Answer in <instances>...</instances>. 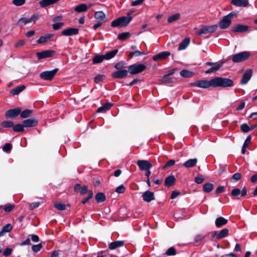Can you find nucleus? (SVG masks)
<instances>
[{"instance_id":"nucleus-1","label":"nucleus","mask_w":257,"mask_h":257,"mask_svg":"<svg viewBox=\"0 0 257 257\" xmlns=\"http://www.w3.org/2000/svg\"><path fill=\"white\" fill-rule=\"evenodd\" d=\"M131 17H121L113 20L111 24L112 27H123L128 24L132 20Z\"/></svg>"},{"instance_id":"nucleus-2","label":"nucleus","mask_w":257,"mask_h":257,"mask_svg":"<svg viewBox=\"0 0 257 257\" xmlns=\"http://www.w3.org/2000/svg\"><path fill=\"white\" fill-rule=\"evenodd\" d=\"M147 66L143 64L135 63L130 65L128 68V71L131 74L140 73L145 70Z\"/></svg>"},{"instance_id":"nucleus-3","label":"nucleus","mask_w":257,"mask_h":257,"mask_svg":"<svg viewBox=\"0 0 257 257\" xmlns=\"http://www.w3.org/2000/svg\"><path fill=\"white\" fill-rule=\"evenodd\" d=\"M250 56V53L248 51H243L234 55L232 57V61L239 63L247 60Z\"/></svg>"},{"instance_id":"nucleus-4","label":"nucleus","mask_w":257,"mask_h":257,"mask_svg":"<svg viewBox=\"0 0 257 257\" xmlns=\"http://www.w3.org/2000/svg\"><path fill=\"white\" fill-rule=\"evenodd\" d=\"M58 71V68L54 69L51 71H46L42 72L40 74L41 79L45 80H52Z\"/></svg>"},{"instance_id":"nucleus-5","label":"nucleus","mask_w":257,"mask_h":257,"mask_svg":"<svg viewBox=\"0 0 257 257\" xmlns=\"http://www.w3.org/2000/svg\"><path fill=\"white\" fill-rule=\"evenodd\" d=\"M218 26L217 25H211V26H204L202 27L200 30L197 32V34L199 35L202 34H207L209 33H212L214 32Z\"/></svg>"},{"instance_id":"nucleus-6","label":"nucleus","mask_w":257,"mask_h":257,"mask_svg":"<svg viewBox=\"0 0 257 257\" xmlns=\"http://www.w3.org/2000/svg\"><path fill=\"white\" fill-rule=\"evenodd\" d=\"M210 87H225V79L216 77L209 80Z\"/></svg>"},{"instance_id":"nucleus-7","label":"nucleus","mask_w":257,"mask_h":257,"mask_svg":"<svg viewBox=\"0 0 257 257\" xmlns=\"http://www.w3.org/2000/svg\"><path fill=\"white\" fill-rule=\"evenodd\" d=\"M191 86H196L202 88H208L210 87L209 80H200L190 83Z\"/></svg>"},{"instance_id":"nucleus-8","label":"nucleus","mask_w":257,"mask_h":257,"mask_svg":"<svg viewBox=\"0 0 257 257\" xmlns=\"http://www.w3.org/2000/svg\"><path fill=\"white\" fill-rule=\"evenodd\" d=\"M137 164L142 171L150 170L153 166L152 164L147 160H138Z\"/></svg>"},{"instance_id":"nucleus-9","label":"nucleus","mask_w":257,"mask_h":257,"mask_svg":"<svg viewBox=\"0 0 257 257\" xmlns=\"http://www.w3.org/2000/svg\"><path fill=\"white\" fill-rule=\"evenodd\" d=\"M252 75V70L251 69H247L243 73L242 78L240 81L241 84H245L250 79Z\"/></svg>"},{"instance_id":"nucleus-10","label":"nucleus","mask_w":257,"mask_h":257,"mask_svg":"<svg viewBox=\"0 0 257 257\" xmlns=\"http://www.w3.org/2000/svg\"><path fill=\"white\" fill-rule=\"evenodd\" d=\"M21 111V109L20 107L9 109L6 112V117L7 118H13L20 114Z\"/></svg>"},{"instance_id":"nucleus-11","label":"nucleus","mask_w":257,"mask_h":257,"mask_svg":"<svg viewBox=\"0 0 257 257\" xmlns=\"http://www.w3.org/2000/svg\"><path fill=\"white\" fill-rule=\"evenodd\" d=\"M54 53L55 51L53 50H45L40 52H37L36 53V56L38 59H42L51 57L53 56Z\"/></svg>"},{"instance_id":"nucleus-12","label":"nucleus","mask_w":257,"mask_h":257,"mask_svg":"<svg viewBox=\"0 0 257 257\" xmlns=\"http://www.w3.org/2000/svg\"><path fill=\"white\" fill-rule=\"evenodd\" d=\"M79 30L74 28H69L61 31V35L66 36L76 35L78 34Z\"/></svg>"},{"instance_id":"nucleus-13","label":"nucleus","mask_w":257,"mask_h":257,"mask_svg":"<svg viewBox=\"0 0 257 257\" xmlns=\"http://www.w3.org/2000/svg\"><path fill=\"white\" fill-rule=\"evenodd\" d=\"M142 198L144 201L150 202L152 200L155 199L154 193L150 191H147L145 192L142 195Z\"/></svg>"},{"instance_id":"nucleus-14","label":"nucleus","mask_w":257,"mask_h":257,"mask_svg":"<svg viewBox=\"0 0 257 257\" xmlns=\"http://www.w3.org/2000/svg\"><path fill=\"white\" fill-rule=\"evenodd\" d=\"M249 26L242 24H237L235 27L232 28L231 31L237 33H244L248 30Z\"/></svg>"},{"instance_id":"nucleus-15","label":"nucleus","mask_w":257,"mask_h":257,"mask_svg":"<svg viewBox=\"0 0 257 257\" xmlns=\"http://www.w3.org/2000/svg\"><path fill=\"white\" fill-rule=\"evenodd\" d=\"M128 72V70H119L114 72L112 74V76L114 78H123L127 76Z\"/></svg>"},{"instance_id":"nucleus-16","label":"nucleus","mask_w":257,"mask_h":257,"mask_svg":"<svg viewBox=\"0 0 257 257\" xmlns=\"http://www.w3.org/2000/svg\"><path fill=\"white\" fill-rule=\"evenodd\" d=\"M170 55V53L168 51L162 52L153 57V60L157 61L160 60L166 59Z\"/></svg>"},{"instance_id":"nucleus-17","label":"nucleus","mask_w":257,"mask_h":257,"mask_svg":"<svg viewBox=\"0 0 257 257\" xmlns=\"http://www.w3.org/2000/svg\"><path fill=\"white\" fill-rule=\"evenodd\" d=\"M94 17L97 21L102 23H104L106 21L105 15L102 11L95 12Z\"/></svg>"},{"instance_id":"nucleus-18","label":"nucleus","mask_w":257,"mask_h":257,"mask_svg":"<svg viewBox=\"0 0 257 257\" xmlns=\"http://www.w3.org/2000/svg\"><path fill=\"white\" fill-rule=\"evenodd\" d=\"M231 4L237 7H245L249 5L247 0H231Z\"/></svg>"},{"instance_id":"nucleus-19","label":"nucleus","mask_w":257,"mask_h":257,"mask_svg":"<svg viewBox=\"0 0 257 257\" xmlns=\"http://www.w3.org/2000/svg\"><path fill=\"white\" fill-rule=\"evenodd\" d=\"M24 127H32L36 126L38 123V120L35 118H29L24 120L23 122Z\"/></svg>"},{"instance_id":"nucleus-20","label":"nucleus","mask_w":257,"mask_h":257,"mask_svg":"<svg viewBox=\"0 0 257 257\" xmlns=\"http://www.w3.org/2000/svg\"><path fill=\"white\" fill-rule=\"evenodd\" d=\"M112 106H113V103H110V102L106 103L105 104H104L102 106L99 107L97 109L96 112H102V113L105 112L107 111H108V110H109Z\"/></svg>"},{"instance_id":"nucleus-21","label":"nucleus","mask_w":257,"mask_h":257,"mask_svg":"<svg viewBox=\"0 0 257 257\" xmlns=\"http://www.w3.org/2000/svg\"><path fill=\"white\" fill-rule=\"evenodd\" d=\"M60 0H42L39 4L42 8H45L51 5L55 4Z\"/></svg>"},{"instance_id":"nucleus-22","label":"nucleus","mask_w":257,"mask_h":257,"mask_svg":"<svg viewBox=\"0 0 257 257\" xmlns=\"http://www.w3.org/2000/svg\"><path fill=\"white\" fill-rule=\"evenodd\" d=\"M176 181V178L173 175L167 177L165 180V185L168 187L174 185Z\"/></svg>"},{"instance_id":"nucleus-23","label":"nucleus","mask_w":257,"mask_h":257,"mask_svg":"<svg viewBox=\"0 0 257 257\" xmlns=\"http://www.w3.org/2000/svg\"><path fill=\"white\" fill-rule=\"evenodd\" d=\"M223 64V62H221L218 63L217 65H215V66L211 67L210 68L205 71V73L206 74H210L213 72H215L218 71L221 67H222Z\"/></svg>"},{"instance_id":"nucleus-24","label":"nucleus","mask_w":257,"mask_h":257,"mask_svg":"<svg viewBox=\"0 0 257 257\" xmlns=\"http://www.w3.org/2000/svg\"><path fill=\"white\" fill-rule=\"evenodd\" d=\"M197 162V159H191L185 162L183 166L187 168H191L195 166Z\"/></svg>"},{"instance_id":"nucleus-25","label":"nucleus","mask_w":257,"mask_h":257,"mask_svg":"<svg viewBox=\"0 0 257 257\" xmlns=\"http://www.w3.org/2000/svg\"><path fill=\"white\" fill-rule=\"evenodd\" d=\"M53 35L52 34H48L44 36H41L37 40V43L38 44H43L49 40L53 37Z\"/></svg>"},{"instance_id":"nucleus-26","label":"nucleus","mask_w":257,"mask_h":257,"mask_svg":"<svg viewBox=\"0 0 257 257\" xmlns=\"http://www.w3.org/2000/svg\"><path fill=\"white\" fill-rule=\"evenodd\" d=\"M124 242L123 241H115L110 243L109 245V248L110 249H114L118 247L123 246Z\"/></svg>"},{"instance_id":"nucleus-27","label":"nucleus","mask_w":257,"mask_h":257,"mask_svg":"<svg viewBox=\"0 0 257 257\" xmlns=\"http://www.w3.org/2000/svg\"><path fill=\"white\" fill-rule=\"evenodd\" d=\"M251 137L250 135H249L246 137V138L243 144V146L242 147V149H241V153L242 154H244L245 153L246 150V148H247L248 145L251 143Z\"/></svg>"},{"instance_id":"nucleus-28","label":"nucleus","mask_w":257,"mask_h":257,"mask_svg":"<svg viewBox=\"0 0 257 257\" xmlns=\"http://www.w3.org/2000/svg\"><path fill=\"white\" fill-rule=\"evenodd\" d=\"M180 74L181 76L185 78L192 77L195 74L194 72H193V71H191L186 69L182 70L180 72Z\"/></svg>"},{"instance_id":"nucleus-29","label":"nucleus","mask_w":257,"mask_h":257,"mask_svg":"<svg viewBox=\"0 0 257 257\" xmlns=\"http://www.w3.org/2000/svg\"><path fill=\"white\" fill-rule=\"evenodd\" d=\"M26 88L25 85H22L16 87L13 89L11 90V93L13 95H18L22 91H23L25 88Z\"/></svg>"},{"instance_id":"nucleus-30","label":"nucleus","mask_w":257,"mask_h":257,"mask_svg":"<svg viewBox=\"0 0 257 257\" xmlns=\"http://www.w3.org/2000/svg\"><path fill=\"white\" fill-rule=\"evenodd\" d=\"M13 226L11 224L9 223L2 227V230L0 231V237L4 235L5 233L9 232L11 231Z\"/></svg>"},{"instance_id":"nucleus-31","label":"nucleus","mask_w":257,"mask_h":257,"mask_svg":"<svg viewBox=\"0 0 257 257\" xmlns=\"http://www.w3.org/2000/svg\"><path fill=\"white\" fill-rule=\"evenodd\" d=\"M118 51L117 49H115L103 55L105 60H109L112 58L118 53Z\"/></svg>"},{"instance_id":"nucleus-32","label":"nucleus","mask_w":257,"mask_h":257,"mask_svg":"<svg viewBox=\"0 0 257 257\" xmlns=\"http://www.w3.org/2000/svg\"><path fill=\"white\" fill-rule=\"evenodd\" d=\"M230 195L233 198L239 199L240 195V190L239 188H235L233 189L230 193Z\"/></svg>"},{"instance_id":"nucleus-33","label":"nucleus","mask_w":257,"mask_h":257,"mask_svg":"<svg viewBox=\"0 0 257 257\" xmlns=\"http://www.w3.org/2000/svg\"><path fill=\"white\" fill-rule=\"evenodd\" d=\"M15 207V205L8 203L5 205H0V209L3 208L6 212H10L13 210Z\"/></svg>"},{"instance_id":"nucleus-34","label":"nucleus","mask_w":257,"mask_h":257,"mask_svg":"<svg viewBox=\"0 0 257 257\" xmlns=\"http://www.w3.org/2000/svg\"><path fill=\"white\" fill-rule=\"evenodd\" d=\"M95 200L97 203H101L104 202L105 200V195L103 193L99 192L95 195Z\"/></svg>"},{"instance_id":"nucleus-35","label":"nucleus","mask_w":257,"mask_h":257,"mask_svg":"<svg viewBox=\"0 0 257 257\" xmlns=\"http://www.w3.org/2000/svg\"><path fill=\"white\" fill-rule=\"evenodd\" d=\"M88 9V6L85 4H80L75 8V11L77 12L80 13L86 11Z\"/></svg>"},{"instance_id":"nucleus-36","label":"nucleus","mask_w":257,"mask_h":257,"mask_svg":"<svg viewBox=\"0 0 257 257\" xmlns=\"http://www.w3.org/2000/svg\"><path fill=\"white\" fill-rule=\"evenodd\" d=\"M190 39L189 38H185L183 41L180 44L178 50H182L185 49L188 45L189 44Z\"/></svg>"},{"instance_id":"nucleus-37","label":"nucleus","mask_w":257,"mask_h":257,"mask_svg":"<svg viewBox=\"0 0 257 257\" xmlns=\"http://www.w3.org/2000/svg\"><path fill=\"white\" fill-rule=\"evenodd\" d=\"M161 82L164 84H170L174 82V78L169 77L168 75H165L161 79Z\"/></svg>"},{"instance_id":"nucleus-38","label":"nucleus","mask_w":257,"mask_h":257,"mask_svg":"<svg viewBox=\"0 0 257 257\" xmlns=\"http://www.w3.org/2000/svg\"><path fill=\"white\" fill-rule=\"evenodd\" d=\"M213 237L219 239L225 237V229H223L221 231L218 233L216 231L213 232Z\"/></svg>"},{"instance_id":"nucleus-39","label":"nucleus","mask_w":257,"mask_h":257,"mask_svg":"<svg viewBox=\"0 0 257 257\" xmlns=\"http://www.w3.org/2000/svg\"><path fill=\"white\" fill-rule=\"evenodd\" d=\"M205 238V236L203 234H198L194 238V244L199 245Z\"/></svg>"},{"instance_id":"nucleus-40","label":"nucleus","mask_w":257,"mask_h":257,"mask_svg":"<svg viewBox=\"0 0 257 257\" xmlns=\"http://www.w3.org/2000/svg\"><path fill=\"white\" fill-rule=\"evenodd\" d=\"M104 57L103 55H96L94 56L93 58V64H97L101 63L104 60Z\"/></svg>"},{"instance_id":"nucleus-41","label":"nucleus","mask_w":257,"mask_h":257,"mask_svg":"<svg viewBox=\"0 0 257 257\" xmlns=\"http://www.w3.org/2000/svg\"><path fill=\"white\" fill-rule=\"evenodd\" d=\"M213 188V185L211 183H206L203 186V191L205 192L209 193L211 192Z\"/></svg>"},{"instance_id":"nucleus-42","label":"nucleus","mask_w":257,"mask_h":257,"mask_svg":"<svg viewBox=\"0 0 257 257\" xmlns=\"http://www.w3.org/2000/svg\"><path fill=\"white\" fill-rule=\"evenodd\" d=\"M225 224V218L222 217L217 218L215 220V225L217 227H220L223 225Z\"/></svg>"},{"instance_id":"nucleus-43","label":"nucleus","mask_w":257,"mask_h":257,"mask_svg":"<svg viewBox=\"0 0 257 257\" xmlns=\"http://www.w3.org/2000/svg\"><path fill=\"white\" fill-rule=\"evenodd\" d=\"M24 125L23 124H17L16 125H14V126H13V130L14 131L16 132H23L24 131Z\"/></svg>"},{"instance_id":"nucleus-44","label":"nucleus","mask_w":257,"mask_h":257,"mask_svg":"<svg viewBox=\"0 0 257 257\" xmlns=\"http://www.w3.org/2000/svg\"><path fill=\"white\" fill-rule=\"evenodd\" d=\"M1 125L3 127H6V128L13 127V128L14 124L13 122H12L11 121L6 120V121H2L1 123Z\"/></svg>"},{"instance_id":"nucleus-45","label":"nucleus","mask_w":257,"mask_h":257,"mask_svg":"<svg viewBox=\"0 0 257 257\" xmlns=\"http://www.w3.org/2000/svg\"><path fill=\"white\" fill-rule=\"evenodd\" d=\"M241 175L239 173H236L234 174L230 178V181L232 183H235L241 178Z\"/></svg>"},{"instance_id":"nucleus-46","label":"nucleus","mask_w":257,"mask_h":257,"mask_svg":"<svg viewBox=\"0 0 257 257\" xmlns=\"http://www.w3.org/2000/svg\"><path fill=\"white\" fill-rule=\"evenodd\" d=\"M54 207L59 211H63L66 208L65 204L61 203L60 202H56L54 203Z\"/></svg>"},{"instance_id":"nucleus-47","label":"nucleus","mask_w":257,"mask_h":257,"mask_svg":"<svg viewBox=\"0 0 257 257\" xmlns=\"http://www.w3.org/2000/svg\"><path fill=\"white\" fill-rule=\"evenodd\" d=\"M32 111L30 109H25L22 112H20V115L22 118H27L30 116L32 113Z\"/></svg>"},{"instance_id":"nucleus-48","label":"nucleus","mask_w":257,"mask_h":257,"mask_svg":"<svg viewBox=\"0 0 257 257\" xmlns=\"http://www.w3.org/2000/svg\"><path fill=\"white\" fill-rule=\"evenodd\" d=\"M180 15L179 14H176L170 16L168 18V22L169 23H172L175 21H177L179 19Z\"/></svg>"},{"instance_id":"nucleus-49","label":"nucleus","mask_w":257,"mask_h":257,"mask_svg":"<svg viewBox=\"0 0 257 257\" xmlns=\"http://www.w3.org/2000/svg\"><path fill=\"white\" fill-rule=\"evenodd\" d=\"M240 130L243 133H247L250 131L249 126L247 123H244L240 125Z\"/></svg>"},{"instance_id":"nucleus-50","label":"nucleus","mask_w":257,"mask_h":257,"mask_svg":"<svg viewBox=\"0 0 257 257\" xmlns=\"http://www.w3.org/2000/svg\"><path fill=\"white\" fill-rule=\"evenodd\" d=\"M130 33L129 32H124L122 33L121 34H119L118 36V39L119 40H124L127 38H128L130 36Z\"/></svg>"},{"instance_id":"nucleus-51","label":"nucleus","mask_w":257,"mask_h":257,"mask_svg":"<svg viewBox=\"0 0 257 257\" xmlns=\"http://www.w3.org/2000/svg\"><path fill=\"white\" fill-rule=\"evenodd\" d=\"M166 254L169 256L174 255L176 254V250L174 247H171L166 250Z\"/></svg>"},{"instance_id":"nucleus-52","label":"nucleus","mask_w":257,"mask_h":257,"mask_svg":"<svg viewBox=\"0 0 257 257\" xmlns=\"http://www.w3.org/2000/svg\"><path fill=\"white\" fill-rule=\"evenodd\" d=\"M105 77L104 75H98L95 77L94 81L95 83H98L103 81L105 78Z\"/></svg>"},{"instance_id":"nucleus-53","label":"nucleus","mask_w":257,"mask_h":257,"mask_svg":"<svg viewBox=\"0 0 257 257\" xmlns=\"http://www.w3.org/2000/svg\"><path fill=\"white\" fill-rule=\"evenodd\" d=\"M30 23H31V20L27 18H22L19 21V24H21L22 26Z\"/></svg>"},{"instance_id":"nucleus-54","label":"nucleus","mask_w":257,"mask_h":257,"mask_svg":"<svg viewBox=\"0 0 257 257\" xmlns=\"http://www.w3.org/2000/svg\"><path fill=\"white\" fill-rule=\"evenodd\" d=\"M175 164V160H170L165 165H164L163 167H162V169L163 170H165L166 169H167V168H169V167H172L173 166L174 164Z\"/></svg>"},{"instance_id":"nucleus-55","label":"nucleus","mask_w":257,"mask_h":257,"mask_svg":"<svg viewBox=\"0 0 257 257\" xmlns=\"http://www.w3.org/2000/svg\"><path fill=\"white\" fill-rule=\"evenodd\" d=\"M64 26V23L62 22L56 23L52 25V28L54 30H58Z\"/></svg>"},{"instance_id":"nucleus-56","label":"nucleus","mask_w":257,"mask_h":257,"mask_svg":"<svg viewBox=\"0 0 257 257\" xmlns=\"http://www.w3.org/2000/svg\"><path fill=\"white\" fill-rule=\"evenodd\" d=\"M42 248V243H39L38 244L33 245L32 247V250L35 252H37Z\"/></svg>"},{"instance_id":"nucleus-57","label":"nucleus","mask_w":257,"mask_h":257,"mask_svg":"<svg viewBox=\"0 0 257 257\" xmlns=\"http://www.w3.org/2000/svg\"><path fill=\"white\" fill-rule=\"evenodd\" d=\"M89 194L87 197L85 198L83 200L81 201V203L84 204L86 203L89 199L92 198L93 197V192L92 191L89 190L88 191Z\"/></svg>"},{"instance_id":"nucleus-58","label":"nucleus","mask_w":257,"mask_h":257,"mask_svg":"<svg viewBox=\"0 0 257 257\" xmlns=\"http://www.w3.org/2000/svg\"><path fill=\"white\" fill-rule=\"evenodd\" d=\"M26 2V0H13V4L17 6L23 5Z\"/></svg>"},{"instance_id":"nucleus-59","label":"nucleus","mask_w":257,"mask_h":257,"mask_svg":"<svg viewBox=\"0 0 257 257\" xmlns=\"http://www.w3.org/2000/svg\"><path fill=\"white\" fill-rule=\"evenodd\" d=\"M40 203L39 202H35L31 203L29 205V208L30 210H32L35 208L38 207L40 205Z\"/></svg>"},{"instance_id":"nucleus-60","label":"nucleus","mask_w":257,"mask_h":257,"mask_svg":"<svg viewBox=\"0 0 257 257\" xmlns=\"http://www.w3.org/2000/svg\"><path fill=\"white\" fill-rule=\"evenodd\" d=\"M125 190V188L123 185H119L116 188L115 191L118 193H123Z\"/></svg>"},{"instance_id":"nucleus-61","label":"nucleus","mask_w":257,"mask_h":257,"mask_svg":"<svg viewBox=\"0 0 257 257\" xmlns=\"http://www.w3.org/2000/svg\"><path fill=\"white\" fill-rule=\"evenodd\" d=\"M12 148V146L10 143H6L5 146L3 148V150L5 152H9L11 150Z\"/></svg>"},{"instance_id":"nucleus-62","label":"nucleus","mask_w":257,"mask_h":257,"mask_svg":"<svg viewBox=\"0 0 257 257\" xmlns=\"http://www.w3.org/2000/svg\"><path fill=\"white\" fill-rule=\"evenodd\" d=\"M204 178L202 176H198L195 178V182L197 184H201L204 181Z\"/></svg>"},{"instance_id":"nucleus-63","label":"nucleus","mask_w":257,"mask_h":257,"mask_svg":"<svg viewBox=\"0 0 257 257\" xmlns=\"http://www.w3.org/2000/svg\"><path fill=\"white\" fill-rule=\"evenodd\" d=\"M12 249L10 248H6L3 252V255L5 256H8L12 253Z\"/></svg>"},{"instance_id":"nucleus-64","label":"nucleus","mask_w":257,"mask_h":257,"mask_svg":"<svg viewBox=\"0 0 257 257\" xmlns=\"http://www.w3.org/2000/svg\"><path fill=\"white\" fill-rule=\"evenodd\" d=\"M124 62L123 61H120V62H119L117 63H116L114 67L116 69H120L124 67Z\"/></svg>"}]
</instances>
